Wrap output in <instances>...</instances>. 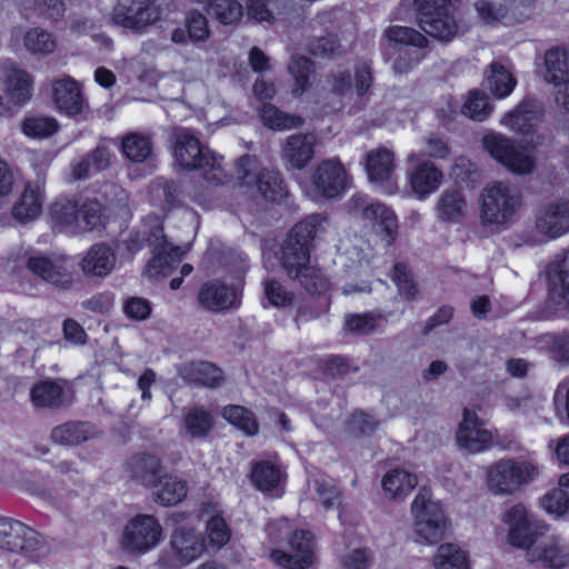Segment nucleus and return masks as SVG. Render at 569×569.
Here are the masks:
<instances>
[{
	"instance_id": "1",
	"label": "nucleus",
	"mask_w": 569,
	"mask_h": 569,
	"mask_svg": "<svg viewBox=\"0 0 569 569\" xmlns=\"http://www.w3.org/2000/svg\"><path fill=\"white\" fill-rule=\"evenodd\" d=\"M327 226V219L320 216L308 217L292 228L282 249V267L310 292L327 288L322 273L309 264V244L326 231Z\"/></svg>"
},
{
	"instance_id": "2",
	"label": "nucleus",
	"mask_w": 569,
	"mask_h": 569,
	"mask_svg": "<svg viewBox=\"0 0 569 569\" xmlns=\"http://www.w3.org/2000/svg\"><path fill=\"white\" fill-rule=\"evenodd\" d=\"M102 207L97 200L82 197H61L49 209L52 223L60 231L78 234L102 224Z\"/></svg>"
},
{
	"instance_id": "3",
	"label": "nucleus",
	"mask_w": 569,
	"mask_h": 569,
	"mask_svg": "<svg viewBox=\"0 0 569 569\" xmlns=\"http://www.w3.org/2000/svg\"><path fill=\"white\" fill-rule=\"evenodd\" d=\"M413 531L420 543L432 545L448 531L449 520L440 501L433 500L429 489L422 487L411 503Z\"/></svg>"
},
{
	"instance_id": "4",
	"label": "nucleus",
	"mask_w": 569,
	"mask_h": 569,
	"mask_svg": "<svg viewBox=\"0 0 569 569\" xmlns=\"http://www.w3.org/2000/svg\"><path fill=\"white\" fill-rule=\"evenodd\" d=\"M538 463L526 459H501L487 468V486L493 495L509 496L539 477Z\"/></svg>"
},
{
	"instance_id": "5",
	"label": "nucleus",
	"mask_w": 569,
	"mask_h": 569,
	"mask_svg": "<svg viewBox=\"0 0 569 569\" xmlns=\"http://www.w3.org/2000/svg\"><path fill=\"white\" fill-rule=\"evenodd\" d=\"M172 156L181 168L203 169L208 181L217 184L226 182V173L220 161L200 143L192 131L188 129L177 131Z\"/></svg>"
},
{
	"instance_id": "6",
	"label": "nucleus",
	"mask_w": 569,
	"mask_h": 569,
	"mask_svg": "<svg viewBox=\"0 0 569 569\" xmlns=\"http://www.w3.org/2000/svg\"><path fill=\"white\" fill-rule=\"evenodd\" d=\"M372 82L371 68L367 63L357 66L355 76L349 72L338 71L332 73L322 94V112L330 113L341 110L352 101L353 96L363 97Z\"/></svg>"
},
{
	"instance_id": "7",
	"label": "nucleus",
	"mask_w": 569,
	"mask_h": 569,
	"mask_svg": "<svg viewBox=\"0 0 569 569\" xmlns=\"http://www.w3.org/2000/svg\"><path fill=\"white\" fill-rule=\"evenodd\" d=\"M521 207V197L509 183H488L480 197V220L483 226L499 229L512 221Z\"/></svg>"
},
{
	"instance_id": "8",
	"label": "nucleus",
	"mask_w": 569,
	"mask_h": 569,
	"mask_svg": "<svg viewBox=\"0 0 569 569\" xmlns=\"http://www.w3.org/2000/svg\"><path fill=\"white\" fill-rule=\"evenodd\" d=\"M132 473L143 486L153 488L154 500L161 506H174L187 497V482L174 475H160L159 462L151 457L138 459Z\"/></svg>"
},
{
	"instance_id": "9",
	"label": "nucleus",
	"mask_w": 569,
	"mask_h": 569,
	"mask_svg": "<svg viewBox=\"0 0 569 569\" xmlns=\"http://www.w3.org/2000/svg\"><path fill=\"white\" fill-rule=\"evenodd\" d=\"M204 541L191 521L177 526L170 536L169 550L157 561L158 569H181L199 559L204 552Z\"/></svg>"
},
{
	"instance_id": "10",
	"label": "nucleus",
	"mask_w": 569,
	"mask_h": 569,
	"mask_svg": "<svg viewBox=\"0 0 569 569\" xmlns=\"http://www.w3.org/2000/svg\"><path fill=\"white\" fill-rule=\"evenodd\" d=\"M459 1L413 0L419 27L438 40H451L457 33L455 11Z\"/></svg>"
},
{
	"instance_id": "11",
	"label": "nucleus",
	"mask_w": 569,
	"mask_h": 569,
	"mask_svg": "<svg viewBox=\"0 0 569 569\" xmlns=\"http://www.w3.org/2000/svg\"><path fill=\"white\" fill-rule=\"evenodd\" d=\"M0 549L20 553L31 562H40L49 551L37 531L11 518H0Z\"/></svg>"
},
{
	"instance_id": "12",
	"label": "nucleus",
	"mask_w": 569,
	"mask_h": 569,
	"mask_svg": "<svg viewBox=\"0 0 569 569\" xmlns=\"http://www.w3.org/2000/svg\"><path fill=\"white\" fill-rule=\"evenodd\" d=\"M161 17L158 0H117L111 22L136 34L147 33Z\"/></svg>"
},
{
	"instance_id": "13",
	"label": "nucleus",
	"mask_w": 569,
	"mask_h": 569,
	"mask_svg": "<svg viewBox=\"0 0 569 569\" xmlns=\"http://www.w3.org/2000/svg\"><path fill=\"white\" fill-rule=\"evenodd\" d=\"M347 187L348 176L338 160L322 161L315 173L301 182L305 194L315 202L337 198Z\"/></svg>"
},
{
	"instance_id": "14",
	"label": "nucleus",
	"mask_w": 569,
	"mask_h": 569,
	"mask_svg": "<svg viewBox=\"0 0 569 569\" xmlns=\"http://www.w3.org/2000/svg\"><path fill=\"white\" fill-rule=\"evenodd\" d=\"M162 526L151 515H137L124 526L121 538V548L131 555H144L161 542Z\"/></svg>"
},
{
	"instance_id": "15",
	"label": "nucleus",
	"mask_w": 569,
	"mask_h": 569,
	"mask_svg": "<svg viewBox=\"0 0 569 569\" xmlns=\"http://www.w3.org/2000/svg\"><path fill=\"white\" fill-rule=\"evenodd\" d=\"M496 437L497 432L486 428L473 410L463 409L456 432V443L460 450L471 455L485 452L496 443Z\"/></svg>"
},
{
	"instance_id": "16",
	"label": "nucleus",
	"mask_w": 569,
	"mask_h": 569,
	"mask_svg": "<svg viewBox=\"0 0 569 569\" xmlns=\"http://www.w3.org/2000/svg\"><path fill=\"white\" fill-rule=\"evenodd\" d=\"M502 522L508 529L507 540L515 548L525 550L533 547L541 538L540 526L529 515L522 503L509 508L502 516Z\"/></svg>"
},
{
	"instance_id": "17",
	"label": "nucleus",
	"mask_w": 569,
	"mask_h": 569,
	"mask_svg": "<svg viewBox=\"0 0 569 569\" xmlns=\"http://www.w3.org/2000/svg\"><path fill=\"white\" fill-rule=\"evenodd\" d=\"M482 144L493 159L513 173H528L533 168L532 154L517 149L510 139L500 133L486 134Z\"/></svg>"
},
{
	"instance_id": "18",
	"label": "nucleus",
	"mask_w": 569,
	"mask_h": 569,
	"mask_svg": "<svg viewBox=\"0 0 569 569\" xmlns=\"http://www.w3.org/2000/svg\"><path fill=\"white\" fill-rule=\"evenodd\" d=\"M540 116L541 109L536 102L523 101L515 110L505 114L500 122L523 137V149H533L545 140L543 134L537 129Z\"/></svg>"
},
{
	"instance_id": "19",
	"label": "nucleus",
	"mask_w": 569,
	"mask_h": 569,
	"mask_svg": "<svg viewBox=\"0 0 569 569\" xmlns=\"http://www.w3.org/2000/svg\"><path fill=\"white\" fill-rule=\"evenodd\" d=\"M346 258L348 260L347 272L350 280L362 276H370L378 268L373 249L366 241H359V243L346 249ZM368 291H370V284L366 280H361L360 283L348 281L342 287L345 296Z\"/></svg>"
},
{
	"instance_id": "20",
	"label": "nucleus",
	"mask_w": 569,
	"mask_h": 569,
	"mask_svg": "<svg viewBox=\"0 0 569 569\" xmlns=\"http://www.w3.org/2000/svg\"><path fill=\"white\" fill-rule=\"evenodd\" d=\"M289 552L273 550L271 560L284 569H306L316 560V543L311 532L295 531L288 538Z\"/></svg>"
},
{
	"instance_id": "21",
	"label": "nucleus",
	"mask_w": 569,
	"mask_h": 569,
	"mask_svg": "<svg viewBox=\"0 0 569 569\" xmlns=\"http://www.w3.org/2000/svg\"><path fill=\"white\" fill-rule=\"evenodd\" d=\"M148 241L152 244L154 254L144 271L149 278L169 274L173 266L189 250L188 246L174 247L169 243L162 234L160 224L151 228Z\"/></svg>"
},
{
	"instance_id": "22",
	"label": "nucleus",
	"mask_w": 569,
	"mask_h": 569,
	"mask_svg": "<svg viewBox=\"0 0 569 569\" xmlns=\"http://www.w3.org/2000/svg\"><path fill=\"white\" fill-rule=\"evenodd\" d=\"M366 199L356 194L350 199V210L362 208V217L376 229L387 246H390L398 234V220L393 210L380 202H371L365 206Z\"/></svg>"
},
{
	"instance_id": "23",
	"label": "nucleus",
	"mask_w": 569,
	"mask_h": 569,
	"mask_svg": "<svg viewBox=\"0 0 569 569\" xmlns=\"http://www.w3.org/2000/svg\"><path fill=\"white\" fill-rule=\"evenodd\" d=\"M287 478L286 467L276 458L254 460L250 465L249 479L264 495L280 497Z\"/></svg>"
},
{
	"instance_id": "24",
	"label": "nucleus",
	"mask_w": 569,
	"mask_h": 569,
	"mask_svg": "<svg viewBox=\"0 0 569 569\" xmlns=\"http://www.w3.org/2000/svg\"><path fill=\"white\" fill-rule=\"evenodd\" d=\"M395 156L387 148H377L368 152L366 158V170L368 178L376 188L387 194H393L397 189L395 178Z\"/></svg>"
},
{
	"instance_id": "25",
	"label": "nucleus",
	"mask_w": 569,
	"mask_h": 569,
	"mask_svg": "<svg viewBox=\"0 0 569 569\" xmlns=\"http://www.w3.org/2000/svg\"><path fill=\"white\" fill-rule=\"evenodd\" d=\"M411 167L407 172L413 196L423 200L438 190L442 182V172L430 161L420 162V154L411 152L408 157Z\"/></svg>"
},
{
	"instance_id": "26",
	"label": "nucleus",
	"mask_w": 569,
	"mask_h": 569,
	"mask_svg": "<svg viewBox=\"0 0 569 569\" xmlns=\"http://www.w3.org/2000/svg\"><path fill=\"white\" fill-rule=\"evenodd\" d=\"M52 101L58 112L68 117L83 113L87 100L79 82L68 76L57 78L51 83Z\"/></svg>"
},
{
	"instance_id": "27",
	"label": "nucleus",
	"mask_w": 569,
	"mask_h": 569,
	"mask_svg": "<svg viewBox=\"0 0 569 569\" xmlns=\"http://www.w3.org/2000/svg\"><path fill=\"white\" fill-rule=\"evenodd\" d=\"M253 158L247 156L240 159L237 171L241 184L249 186L252 182L256 183L261 196L269 201H280L286 194L287 190L284 183L278 171L262 170L259 176L253 179L249 174V169L253 166Z\"/></svg>"
},
{
	"instance_id": "28",
	"label": "nucleus",
	"mask_w": 569,
	"mask_h": 569,
	"mask_svg": "<svg viewBox=\"0 0 569 569\" xmlns=\"http://www.w3.org/2000/svg\"><path fill=\"white\" fill-rule=\"evenodd\" d=\"M536 232L548 240L569 232V199L558 200L541 208L536 214Z\"/></svg>"
},
{
	"instance_id": "29",
	"label": "nucleus",
	"mask_w": 569,
	"mask_h": 569,
	"mask_svg": "<svg viewBox=\"0 0 569 569\" xmlns=\"http://www.w3.org/2000/svg\"><path fill=\"white\" fill-rule=\"evenodd\" d=\"M546 79L559 88L556 101L569 110V52L551 49L546 53Z\"/></svg>"
},
{
	"instance_id": "30",
	"label": "nucleus",
	"mask_w": 569,
	"mask_h": 569,
	"mask_svg": "<svg viewBox=\"0 0 569 569\" xmlns=\"http://www.w3.org/2000/svg\"><path fill=\"white\" fill-rule=\"evenodd\" d=\"M526 558L537 568L562 569L569 565V552L556 537H541L528 549Z\"/></svg>"
},
{
	"instance_id": "31",
	"label": "nucleus",
	"mask_w": 569,
	"mask_h": 569,
	"mask_svg": "<svg viewBox=\"0 0 569 569\" xmlns=\"http://www.w3.org/2000/svg\"><path fill=\"white\" fill-rule=\"evenodd\" d=\"M70 262L61 254L51 257H31L28 268L47 282L64 288L71 283Z\"/></svg>"
},
{
	"instance_id": "32",
	"label": "nucleus",
	"mask_w": 569,
	"mask_h": 569,
	"mask_svg": "<svg viewBox=\"0 0 569 569\" xmlns=\"http://www.w3.org/2000/svg\"><path fill=\"white\" fill-rule=\"evenodd\" d=\"M238 291L218 280L204 282L198 293L199 303L210 311H223L238 302Z\"/></svg>"
},
{
	"instance_id": "33",
	"label": "nucleus",
	"mask_w": 569,
	"mask_h": 569,
	"mask_svg": "<svg viewBox=\"0 0 569 569\" xmlns=\"http://www.w3.org/2000/svg\"><path fill=\"white\" fill-rule=\"evenodd\" d=\"M1 77L9 98L18 103H26L31 97L33 84L32 76L19 68L14 62H6L2 66Z\"/></svg>"
},
{
	"instance_id": "34",
	"label": "nucleus",
	"mask_w": 569,
	"mask_h": 569,
	"mask_svg": "<svg viewBox=\"0 0 569 569\" xmlns=\"http://www.w3.org/2000/svg\"><path fill=\"white\" fill-rule=\"evenodd\" d=\"M116 261V254L109 246L97 243L83 253L79 264L84 274L103 278L112 272Z\"/></svg>"
},
{
	"instance_id": "35",
	"label": "nucleus",
	"mask_w": 569,
	"mask_h": 569,
	"mask_svg": "<svg viewBox=\"0 0 569 569\" xmlns=\"http://www.w3.org/2000/svg\"><path fill=\"white\" fill-rule=\"evenodd\" d=\"M43 181L41 184L27 183L23 192L12 208V216L20 222H28L39 217L44 200Z\"/></svg>"
},
{
	"instance_id": "36",
	"label": "nucleus",
	"mask_w": 569,
	"mask_h": 569,
	"mask_svg": "<svg viewBox=\"0 0 569 569\" xmlns=\"http://www.w3.org/2000/svg\"><path fill=\"white\" fill-rule=\"evenodd\" d=\"M315 134H295L288 138L283 149V160L288 169H302L315 153Z\"/></svg>"
},
{
	"instance_id": "37",
	"label": "nucleus",
	"mask_w": 569,
	"mask_h": 569,
	"mask_svg": "<svg viewBox=\"0 0 569 569\" xmlns=\"http://www.w3.org/2000/svg\"><path fill=\"white\" fill-rule=\"evenodd\" d=\"M417 483L418 479L415 473L400 468L389 470L381 480L385 497L397 501H402Z\"/></svg>"
},
{
	"instance_id": "38",
	"label": "nucleus",
	"mask_w": 569,
	"mask_h": 569,
	"mask_svg": "<svg viewBox=\"0 0 569 569\" xmlns=\"http://www.w3.org/2000/svg\"><path fill=\"white\" fill-rule=\"evenodd\" d=\"M435 210L439 220L458 223L467 213V202L459 191L446 190L439 197Z\"/></svg>"
},
{
	"instance_id": "39",
	"label": "nucleus",
	"mask_w": 569,
	"mask_h": 569,
	"mask_svg": "<svg viewBox=\"0 0 569 569\" xmlns=\"http://www.w3.org/2000/svg\"><path fill=\"white\" fill-rule=\"evenodd\" d=\"M431 562L435 569H471L469 553L452 542L440 545Z\"/></svg>"
},
{
	"instance_id": "40",
	"label": "nucleus",
	"mask_w": 569,
	"mask_h": 569,
	"mask_svg": "<svg viewBox=\"0 0 569 569\" xmlns=\"http://www.w3.org/2000/svg\"><path fill=\"white\" fill-rule=\"evenodd\" d=\"M307 495L310 499L321 503L327 509L338 501L340 490L332 479L322 473H317L310 475L308 478Z\"/></svg>"
},
{
	"instance_id": "41",
	"label": "nucleus",
	"mask_w": 569,
	"mask_h": 569,
	"mask_svg": "<svg viewBox=\"0 0 569 569\" xmlns=\"http://www.w3.org/2000/svg\"><path fill=\"white\" fill-rule=\"evenodd\" d=\"M230 537L231 531L223 517L214 513L207 519L202 535L206 552L220 550L230 540Z\"/></svg>"
},
{
	"instance_id": "42",
	"label": "nucleus",
	"mask_w": 569,
	"mask_h": 569,
	"mask_svg": "<svg viewBox=\"0 0 569 569\" xmlns=\"http://www.w3.org/2000/svg\"><path fill=\"white\" fill-rule=\"evenodd\" d=\"M110 152L104 147H98L91 154L73 163L70 168L69 181H78L89 177L93 171L108 167Z\"/></svg>"
},
{
	"instance_id": "43",
	"label": "nucleus",
	"mask_w": 569,
	"mask_h": 569,
	"mask_svg": "<svg viewBox=\"0 0 569 569\" xmlns=\"http://www.w3.org/2000/svg\"><path fill=\"white\" fill-rule=\"evenodd\" d=\"M180 375L190 383L214 387L221 380V371L209 362H192L186 365Z\"/></svg>"
},
{
	"instance_id": "44",
	"label": "nucleus",
	"mask_w": 569,
	"mask_h": 569,
	"mask_svg": "<svg viewBox=\"0 0 569 569\" xmlns=\"http://www.w3.org/2000/svg\"><path fill=\"white\" fill-rule=\"evenodd\" d=\"M23 43L31 54L39 57L53 53L58 46L56 36L39 27L31 28L24 33Z\"/></svg>"
},
{
	"instance_id": "45",
	"label": "nucleus",
	"mask_w": 569,
	"mask_h": 569,
	"mask_svg": "<svg viewBox=\"0 0 569 569\" xmlns=\"http://www.w3.org/2000/svg\"><path fill=\"white\" fill-rule=\"evenodd\" d=\"M486 84L492 94L502 99L508 97L516 87V79L502 64L493 62L490 72L486 77Z\"/></svg>"
},
{
	"instance_id": "46",
	"label": "nucleus",
	"mask_w": 569,
	"mask_h": 569,
	"mask_svg": "<svg viewBox=\"0 0 569 569\" xmlns=\"http://www.w3.org/2000/svg\"><path fill=\"white\" fill-rule=\"evenodd\" d=\"M475 8L485 24L509 22V0H476Z\"/></svg>"
},
{
	"instance_id": "47",
	"label": "nucleus",
	"mask_w": 569,
	"mask_h": 569,
	"mask_svg": "<svg viewBox=\"0 0 569 569\" xmlns=\"http://www.w3.org/2000/svg\"><path fill=\"white\" fill-rule=\"evenodd\" d=\"M93 428L86 422H68L52 430V440L60 445H77L89 439Z\"/></svg>"
},
{
	"instance_id": "48",
	"label": "nucleus",
	"mask_w": 569,
	"mask_h": 569,
	"mask_svg": "<svg viewBox=\"0 0 569 569\" xmlns=\"http://www.w3.org/2000/svg\"><path fill=\"white\" fill-rule=\"evenodd\" d=\"M209 37L208 21L204 16L200 13H191L187 19V31L183 29H176L171 39L176 43H183L187 39L192 42L203 41Z\"/></svg>"
},
{
	"instance_id": "49",
	"label": "nucleus",
	"mask_w": 569,
	"mask_h": 569,
	"mask_svg": "<svg viewBox=\"0 0 569 569\" xmlns=\"http://www.w3.org/2000/svg\"><path fill=\"white\" fill-rule=\"evenodd\" d=\"M31 401L36 407H58L63 401L62 387L54 381H41L31 390Z\"/></svg>"
},
{
	"instance_id": "50",
	"label": "nucleus",
	"mask_w": 569,
	"mask_h": 569,
	"mask_svg": "<svg viewBox=\"0 0 569 569\" xmlns=\"http://www.w3.org/2000/svg\"><path fill=\"white\" fill-rule=\"evenodd\" d=\"M209 6V12L222 24L237 22L242 16V6L237 0H194Z\"/></svg>"
},
{
	"instance_id": "51",
	"label": "nucleus",
	"mask_w": 569,
	"mask_h": 569,
	"mask_svg": "<svg viewBox=\"0 0 569 569\" xmlns=\"http://www.w3.org/2000/svg\"><path fill=\"white\" fill-rule=\"evenodd\" d=\"M260 118L263 124L272 130H288L302 123L300 117L287 114L269 103L261 107Z\"/></svg>"
},
{
	"instance_id": "52",
	"label": "nucleus",
	"mask_w": 569,
	"mask_h": 569,
	"mask_svg": "<svg viewBox=\"0 0 569 569\" xmlns=\"http://www.w3.org/2000/svg\"><path fill=\"white\" fill-rule=\"evenodd\" d=\"M461 112L476 121H483L492 112L489 98L479 90H471L462 106Z\"/></svg>"
},
{
	"instance_id": "53",
	"label": "nucleus",
	"mask_w": 569,
	"mask_h": 569,
	"mask_svg": "<svg viewBox=\"0 0 569 569\" xmlns=\"http://www.w3.org/2000/svg\"><path fill=\"white\" fill-rule=\"evenodd\" d=\"M223 418L246 435H254L258 431V423L253 415L241 406H227L222 411Z\"/></svg>"
},
{
	"instance_id": "54",
	"label": "nucleus",
	"mask_w": 569,
	"mask_h": 569,
	"mask_svg": "<svg viewBox=\"0 0 569 569\" xmlns=\"http://www.w3.org/2000/svg\"><path fill=\"white\" fill-rule=\"evenodd\" d=\"M289 72L295 79L292 94L302 96L309 87V76L312 72L310 60L305 57H293L289 64Z\"/></svg>"
},
{
	"instance_id": "55",
	"label": "nucleus",
	"mask_w": 569,
	"mask_h": 569,
	"mask_svg": "<svg viewBox=\"0 0 569 569\" xmlns=\"http://www.w3.org/2000/svg\"><path fill=\"white\" fill-rule=\"evenodd\" d=\"M386 38L390 42L425 48L428 43L427 38L417 30L409 27L393 26L386 30Z\"/></svg>"
},
{
	"instance_id": "56",
	"label": "nucleus",
	"mask_w": 569,
	"mask_h": 569,
	"mask_svg": "<svg viewBox=\"0 0 569 569\" xmlns=\"http://www.w3.org/2000/svg\"><path fill=\"white\" fill-rule=\"evenodd\" d=\"M122 151L131 161L141 162L151 153V144L148 138L131 133L122 141Z\"/></svg>"
},
{
	"instance_id": "57",
	"label": "nucleus",
	"mask_w": 569,
	"mask_h": 569,
	"mask_svg": "<svg viewBox=\"0 0 569 569\" xmlns=\"http://www.w3.org/2000/svg\"><path fill=\"white\" fill-rule=\"evenodd\" d=\"M540 506L548 515L559 518L569 509V497L561 487L555 488L541 498Z\"/></svg>"
},
{
	"instance_id": "58",
	"label": "nucleus",
	"mask_w": 569,
	"mask_h": 569,
	"mask_svg": "<svg viewBox=\"0 0 569 569\" xmlns=\"http://www.w3.org/2000/svg\"><path fill=\"white\" fill-rule=\"evenodd\" d=\"M58 130V122L50 117H30L22 124V131L30 138H47Z\"/></svg>"
},
{
	"instance_id": "59",
	"label": "nucleus",
	"mask_w": 569,
	"mask_h": 569,
	"mask_svg": "<svg viewBox=\"0 0 569 569\" xmlns=\"http://www.w3.org/2000/svg\"><path fill=\"white\" fill-rule=\"evenodd\" d=\"M124 70L136 79L148 84H154L158 80L156 70L151 61H147L144 54H139L130 59L124 64Z\"/></svg>"
},
{
	"instance_id": "60",
	"label": "nucleus",
	"mask_w": 569,
	"mask_h": 569,
	"mask_svg": "<svg viewBox=\"0 0 569 569\" xmlns=\"http://www.w3.org/2000/svg\"><path fill=\"white\" fill-rule=\"evenodd\" d=\"M184 427L191 437H203L212 427V419L206 411L194 408L186 415Z\"/></svg>"
},
{
	"instance_id": "61",
	"label": "nucleus",
	"mask_w": 569,
	"mask_h": 569,
	"mask_svg": "<svg viewBox=\"0 0 569 569\" xmlns=\"http://www.w3.org/2000/svg\"><path fill=\"white\" fill-rule=\"evenodd\" d=\"M381 318V316H375L372 312L352 315L346 319V328L352 332L368 335L379 327Z\"/></svg>"
},
{
	"instance_id": "62",
	"label": "nucleus",
	"mask_w": 569,
	"mask_h": 569,
	"mask_svg": "<svg viewBox=\"0 0 569 569\" xmlns=\"http://www.w3.org/2000/svg\"><path fill=\"white\" fill-rule=\"evenodd\" d=\"M392 280L398 287L399 293L407 300H413L418 289L413 282L410 271L403 263H397L393 267Z\"/></svg>"
},
{
	"instance_id": "63",
	"label": "nucleus",
	"mask_w": 569,
	"mask_h": 569,
	"mask_svg": "<svg viewBox=\"0 0 569 569\" xmlns=\"http://www.w3.org/2000/svg\"><path fill=\"white\" fill-rule=\"evenodd\" d=\"M565 261L569 263V252ZM548 303L555 312H569V281L563 279L560 286H552L549 292Z\"/></svg>"
},
{
	"instance_id": "64",
	"label": "nucleus",
	"mask_w": 569,
	"mask_h": 569,
	"mask_svg": "<svg viewBox=\"0 0 569 569\" xmlns=\"http://www.w3.org/2000/svg\"><path fill=\"white\" fill-rule=\"evenodd\" d=\"M264 297L274 307H284L292 300V295L276 280H266Z\"/></svg>"
}]
</instances>
